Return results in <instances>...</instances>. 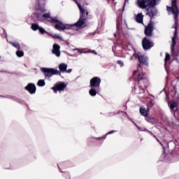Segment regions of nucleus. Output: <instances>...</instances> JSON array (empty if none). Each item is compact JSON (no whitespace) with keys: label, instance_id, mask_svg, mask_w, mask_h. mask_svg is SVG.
Here are the masks:
<instances>
[{"label":"nucleus","instance_id":"obj_1","mask_svg":"<svg viewBox=\"0 0 179 179\" xmlns=\"http://www.w3.org/2000/svg\"><path fill=\"white\" fill-rule=\"evenodd\" d=\"M76 3L80 10V18L74 24H64L62 21L58 20V17H51V23H56L55 24V29L59 31H65V30H78V28L83 29L86 27V20H87V16H89V11L87 9H85L80 5L78 0H73Z\"/></svg>","mask_w":179,"mask_h":179},{"label":"nucleus","instance_id":"obj_2","mask_svg":"<svg viewBox=\"0 0 179 179\" xmlns=\"http://www.w3.org/2000/svg\"><path fill=\"white\" fill-rule=\"evenodd\" d=\"M31 16L34 22H43L44 19L50 18V13H45V0H38V5Z\"/></svg>","mask_w":179,"mask_h":179},{"label":"nucleus","instance_id":"obj_3","mask_svg":"<svg viewBox=\"0 0 179 179\" xmlns=\"http://www.w3.org/2000/svg\"><path fill=\"white\" fill-rule=\"evenodd\" d=\"M141 71V64H138L137 70L133 72V76L138 82V89L140 90L139 93H145V89L148 86V79H146V76Z\"/></svg>","mask_w":179,"mask_h":179},{"label":"nucleus","instance_id":"obj_4","mask_svg":"<svg viewBox=\"0 0 179 179\" xmlns=\"http://www.w3.org/2000/svg\"><path fill=\"white\" fill-rule=\"evenodd\" d=\"M100 83H101V79L99 77H94L90 80V96L94 97L97 93L100 92Z\"/></svg>","mask_w":179,"mask_h":179},{"label":"nucleus","instance_id":"obj_5","mask_svg":"<svg viewBox=\"0 0 179 179\" xmlns=\"http://www.w3.org/2000/svg\"><path fill=\"white\" fill-rule=\"evenodd\" d=\"M160 2V0H137V5L141 9L146 8H155Z\"/></svg>","mask_w":179,"mask_h":179},{"label":"nucleus","instance_id":"obj_6","mask_svg":"<svg viewBox=\"0 0 179 179\" xmlns=\"http://www.w3.org/2000/svg\"><path fill=\"white\" fill-rule=\"evenodd\" d=\"M41 72H43L45 79H50V78H52L54 75H61V72L59 71L52 69V68H41Z\"/></svg>","mask_w":179,"mask_h":179},{"label":"nucleus","instance_id":"obj_7","mask_svg":"<svg viewBox=\"0 0 179 179\" xmlns=\"http://www.w3.org/2000/svg\"><path fill=\"white\" fill-rule=\"evenodd\" d=\"M168 12H172L174 15L175 23L178 22V7H177V0H172V7L166 6Z\"/></svg>","mask_w":179,"mask_h":179},{"label":"nucleus","instance_id":"obj_8","mask_svg":"<svg viewBox=\"0 0 179 179\" xmlns=\"http://www.w3.org/2000/svg\"><path fill=\"white\" fill-rule=\"evenodd\" d=\"M138 58L140 64L143 65H145L148 66L149 65L148 57H145V55H142L141 52L134 53L132 57H130L131 61H134V59H136Z\"/></svg>","mask_w":179,"mask_h":179},{"label":"nucleus","instance_id":"obj_9","mask_svg":"<svg viewBox=\"0 0 179 179\" xmlns=\"http://www.w3.org/2000/svg\"><path fill=\"white\" fill-rule=\"evenodd\" d=\"M31 29L33 30V31H38V33L42 35L48 34V36H52V34L45 31L43 27H40V25H38L37 23H32L31 24Z\"/></svg>","mask_w":179,"mask_h":179},{"label":"nucleus","instance_id":"obj_10","mask_svg":"<svg viewBox=\"0 0 179 179\" xmlns=\"http://www.w3.org/2000/svg\"><path fill=\"white\" fill-rule=\"evenodd\" d=\"M66 87V84L64 82H58L54 85L52 87L54 93H58V92H64Z\"/></svg>","mask_w":179,"mask_h":179},{"label":"nucleus","instance_id":"obj_11","mask_svg":"<svg viewBox=\"0 0 179 179\" xmlns=\"http://www.w3.org/2000/svg\"><path fill=\"white\" fill-rule=\"evenodd\" d=\"M142 46L143 50H150L152 47H153V42L150 41V39L148 38V37H145L142 41Z\"/></svg>","mask_w":179,"mask_h":179},{"label":"nucleus","instance_id":"obj_12","mask_svg":"<svg viewBox=\"0 0 179 179\" xmlns=\"http://www.w3.org/2000/svg\"><path fill=\"white\" fill-rule=\"evenodd\" d=\"M153 24L150 22L148 25L145 29V34L147 37H152L153 36Z\"/></svg>","mask_w":179,"mask_h":179},{"label":"nucleus","instance_id":"obj_13","mask_svg":"<svg viewBox=\"0 0 179 179\" xmlns=\"http://www.w3.org/2000/svg\"><path fill=\"white\" fill-rule=\"evenodd\" d=\"M61 46L57 43H55L52 46V53L57 57H61Z\"/></svg>","mask_w":179,"mask_h":179},{"label":"nucleus","instance_id":"obj_14","mask_svg":"<svg viewBox=\"0 0 179 179\" xmlns=\"http://www.w3.org/2000/svg\"><path fill=\"white\" fill-rule=\"evenodd\" d=\"M24 89L25 90H27L30 94H34V93H36V90H37L36 85L32 83H30L27 86H25Z\"/></svg>","mask_w":179,"mask_h":179},{"label":"nucleus","instance_id":"obj_15","mask_svg":"<svg viewBox=\"0 0 179 179\" xmlns=\"http://www.w3.org/2000/svg\"><path fill=\"white\" fill-rule=\"evenodd\" d=\"M116 27L117 30L124 29V27L122 26V12L120 13L119 17H117Z\"/></svg>","mask_w":179,"mask_h":179},{"label":"nucleus","instance_id":"obj_16","mask_svg":"<svg viewBox=\"0 0 179 179\" xmlns=\"http://www.w3.org/2000/svg\"><path fill=\"white\" fill-rule=\"evenodd\" d=\"M176 40H177V29L176 28L175 32H174V36L172 38V43H171V51L172 52V54L174 52V47H176Z\"/></svg>","mask_w":179,"mask_h":179},{"label":"nucleus","instance_id":"obj_17","mask_svg":"<svg viewBox=\"0 0 179 179\" xmlns=\"http://www.w3.org/2000/svg\"><path fill=\"white\" fill-rule=\"evenodd\" d=\"M139 111L143 117H148V115H149V110L145 108L143 106L140 107Z\"/></svg>","mask_w":179,"mask_h":179},{"label":"nucleus","instance_id":"obj_18","mask_svg":"<svg viewBox=\"0 0 179 179\" xmlns=\"http://www.w3.org/2000/svg\"><path fill=\"white\" fill-rule=\"evenodd\" d=\"M59 69L62 73H64L66 72V69H68V65L65 63H62L59 64Z\"/></svg>","mask_w":179,"mask_h":179},{"label":"nucleus","instance_id":"obj_19","mask_svg":"<svg viewBox=\"0 0 179 179\" xmlns=\"http://www.w3.org/2000/svg\"><path fill=\"white\" fill-rule=\"evenodd\" d=\"M136 21L137 23H140L141 24H143V15L142 13H138L136 16Z\"/></svg>","mask_w":179,"mask_h":179},{"label":"nucleus","instance_id":"obj_20","mask_svg":"<svg viewBox=\"0 0 179 179\" xmlns=\"http://www.w3.org/2000/svg\"><path fill=\"white\" fill-rule=\"evenodd\" d=\"M171 113L177 111V103L176 102H170L169 103Z\"/></svg>","mask_w":179,"mask_h":179},{"label":"nucleus","instance_id":"obj_21","mask_svg":"<svg viewBox=\"0 0 179 179\" xmlns=\"http://www.w3.org/2000/svg\"><path fill=\"white\" fill-rule=\"evenodd\" d=\"M147 15H149L150 17H153V16H156V15H157V10L152 8L150 11L147 13Z\"/></svg>","mask_w":179,"mask_h":179},{"label":"nucleus","instance_id":"obj_22","mask_svg":"<svg viewBox=\"0 0 179 179\" xmlns=\"http://www.w3.org/2000/svg\"><path fill=\"white\" fill-rule=\"evenodd\" d=\"M103 24H104V20H103V18H100L98 21L97 30H100L101 27H103Z\"/></svg>","mask_w":179,"mask_h":179},{"label":"nucleus","instance_id":"obj_23","mask_svg":"<svg viewBox=\"0 0 179 179\" xmlns=\"http://www.w3.org/2000/svg\"><path fill=\"white\" fill-rule=\"evenodd\" d=\"M37 86H38L39 87H44V86H45V80H38L37 83Z\"/></svg>","mask_w":179,"mask_h":179},{"label":"nucleus","instance_id":"obj_24","mask_svg":"<svg viewBox=\"0 0 179 179\" xmlns=\"http://www.w3.org/2000/svg\"><path fill=\"white\" fill-rule=\"evenodd\" d=\"M10 44L14 47V48H16L17 50H20V45L17 42H9Z\"/></svg>","mask_w":179,"mask_h":179},{"label":"nucleus","instance_id":"obj_25","mask_svg":"<svg viewBox=\"0 0 179 179\" xmlns=\"http://www.w3.org/2000/svg\"><path fill=\"white\" fill-rule=\"evenodd\" d=\"M15 54L18 58H22L24 55V52L23 50H17Z\"/></svg>","mask_w":179,"mask_h":179},{"label":"nucleus","instance_id":"obj_26","mask_svg":"<svg viewBox=\"0 0 179 179\" xmlns=\"http://www.w3.org/2000/svg\"><path fill=\"white\" fill-rule=\"evenodd\" d=\"M115 132V130H112V131L106 133L105 136L99 138V139H106L107 135H111V134H114Z\"/></svg>","mask_w":179,"mask_h":179},{"label":"nucleus","instance_id":"obj_27","mask_svg":"<svg viewBox=\"0 0 179 179\" xmlns=\"http://www.w3.org/2000/svg\"><path fill=\"white\" fill-rule=\"evenodd\" d=\"M73 50L78 51V52H80V54H87V53L90 52V50H89L86 52V51H82V50H79L78 48H76V49H73Z\"/></svg>","mask_w":179,"mask_h":179},{"label":"nucleus","instance_id":"obj_28","mask_svg":"<svg viewBox=\"0 0 179 179\" xmlns=\"http://www.w3.org/2000/svg\"><path fill=\"white\" fill-rule=\"evenodd\" d=\"M53 38H57L58 40H60L61 41H64V38H62V36H60L59 34H55L53 36Z\"/></svg>","mask_w":179,"mask_h":179},{"label":"nucleus","instance_id":"obj_29","mask_svg":"<svg viewBox=\"0 0 179 179\" xmlns=\"http://www.w3.org/2000/svg\"><path fill=\"white\" fill-rule=\"evenodd\" d=\"M0 97H4V98H6V99H11V100H15V96H10V95H8L7 96H0Z\"/></svg>","mask_w":179,"mask_h":179},{"label":"nucleus","instance_id":"obj_30","mask_svg":"<svg viewBox=\"0 0 179 179\" xmlns=\"http://www.w3.org/2000/svg\"><path fill=\"white\" fill-rule=\"evenodd\" d=\"M117 65H120V68H122V66H124V62L121 61V60H118L117 62Z\"/></svg>","mask_w":179,"mask_h":179},{"label":"nucleus","instance_id":"obj_31","mask_svg":"<svg viewBox=\"0 0 179 179\" xmlns=\"http://www.w3.org/2000/svg\"><path fill=\"white\" fill-rule=\"evenodd\" d=\"M169 59H170V55L169 53H166L165 62H167V61H169Z\"/></svg>","mask_w":179,"mask_h":179},{"label":"nucleus","instance_id":"obj_32","mask_svg":"<svg viewBox=\"0 0 179 179\" xmlns=\"http://www.w3.org/2000/svg\"><path fill=\"white\" fill-rule=\"evenodd\" d=\"M129 2V0H124L122 12H124V10H125V5H127V3H128Z\"/></svg>","mask_w":179,"mask_h":179},{"label":"nucleus","instance_id":"obj_33","mask_svg":"<svg viewBox=\"0 0 179 179\" xmlns=\"http://www.w3.org/2000/svg\"><path fill=\"white\" fill-rule=\"evenodd\" d=\"M0 20L1 22H6V17H5L4 15L2 16V17H0Z\"/></svg>","mask_w":179,"mask_h":179},{"label":"nucleus","instance_id":"obj_34","mask_svg":"<svg viewBox=\"0 0 179 179\" xmlns=\"http://www.w3.org/2000/svg\"><path fill=\"white\" fill-rule=\"evenodd\" d=\"M145 132H148V134H149L151 136L153 135V133L152 131H149L148 129H145Z\"/></svg>","mask_w":179,"mask_h":179},{"label":"nucleus","instance_id":"obj_35","mask_svg":"<svg viewBox=\"0 0 179 179\" xmlns=\"http://www.w3.org/2000/svg\"><path fill=\"white\" fill-rule=\"evenodd\" d=\"M137 128H138V129H139V131H143V132H145V129H142V127H140L139 126H137Z\"/></svg>","mask_w":179,"mask_h":179},{"label":"nucleus","instance_id":"obj_36","mask_svg":"<svg viewBox=\"0 0 179 179\" xmlns=\"http://www.w3.org/2000/svg\"><path fill=\"white\" fill-rule=\"evenodd\" d=\"M66 73H71V72H72V69H66Z\"/></svg>","mask_w":179,"mask_h":179},{"label":"nucleus","instance_id":"obj_37","mask_svg":"<svg viewBox=\"0 0 179 179\" xmlns=\"http://www.w3.org/2000/svg\"><path fill=\"white\" fill-rule=\"evenodd\" d=\"M4 169H7L8 170L12 169V166L9 165L8 166H3Z\"/></svg>","mask_w":179,"mask_h":179},{"label":"nucleus","instance_id":"obj_38","mask_svg":"<svg viewBox=\"0 0 179 179\" xmlns=\"http://www.w3.org/2000/svg\"><path fill=\"white\" fill-rule=\"evenodd\" d=\"M154 100L153 99H151L150 101V106H154V104H155V103H154Z\"/></svg>","mask_w":179,"mask_h":179},{"label":"nucleus","instance_id":"obj_39","mask_svg":"<svg viewBox=\"0 0 179 179\" xmlns=\"http://www.w3.org/2000/svg\"><path fill=\"white\" fill-rule=\"evenodd\" d=\"M91 54H94V55H97V52H95L94 50H90Z\"/></svg>","mask_w":179,"mask_h":179},{"label":"nucleus","instance_id":"obj_40","mask_svg":"<svg viewBox=\"0 0 179 179\" xmlns=\"http://www.w3.org/2000/svg\"><path fill=\"white\" fill-rule=\"evenodd\" d=\"M127 118L129 121H131V122H132L134 121V120H132L131 117H129V116H127Z\"/></svg>","mask_w":179,"mask_h":179},{"label":"nucleus","instance_id":"obj_41","mask_svg":"<svg viewBox=\"0 0 179 179\" xmlns=\"http://www.w3.org/2000/svg\"><path fill=\"white\" fill-rule=\"evenodd\" d=\"M151 136H153V138H155V139H157V137L155 134H152Z\"/></svg>","mask_w":179,"mask_h":179},{"label":"nucleus","instance_id":"obj_42","mask_svg":"<svg viewBox=\"0 0 179 179\" xmlns=\"http://www.w3.org/2000/svg\"><path fill=\"white\" fill-rule=\"evenodd\" d=\"M156 140L159 142V143H160V145H162V143L160 142V140H159L157 138H156Z\"/></svg>","mask_w":179,"mask_h":179},{"label":"nucleus","instance_id":"obj_43","mask_svg":"<svg viewBox=\"0 0 179 179\" xmlns=\"http://www.w3.org/2000/svg\"><path fill=\"white\" fill-rule=\"evenodd\" d=\"M132 123L137 127L138 124H136V123H135L134 121L132 122Z\"/></svg>","mask_w":179,"mask_h":179},{"label":"nucleus","instance_id":"obj_44","mask_svg":"<svg viewBox=\"0 0 179 179\" xmlns=\"http://www.w3.org/2000/svg\"><path fill=\"white\" fill-rule=\"evenodd\" d=\"M124 115H127V117H129L128 116V113H127V112H124Z\"/></svg>","mask_w":179,"mask_h":179},{"label":"nucleus","instance_id":"obj_45","mask_svg":"<svg viewBox=\"0 0 179 179\" xmlns=\"http://www.w3.org/2000/svg\"><path fill=\"white\" fill-rule=\"evenodd\" d=\"M117 113H112V115H115Z\"/></svg>","mask_w":179,"mask_h":179},{"label":"nucleus","instance_id":"obj_46","mask_svg":"<svg viewBox=\"0 0 179 179\" xmlns=\"http://www.w3.org/2000/svg\"><path fill=\"white\" fill-rule=\"evenodd\" d=\"M123 26H127V22H124V24H123Z\"/></svg>","mask_w":179,"mask_h":179},{"label":"nucleus","instance_id":"obj_47","mask_svg":"<svg viewBox=\"0 0 179 179\" xmlns=\"http://www.w3.org/2000/svg\"><path fill=\"white\" fill-rule=\"evenodd\" d=\"M115 37H117V34H114Z\"/></svg>","mask_w":179,"mask_h":179},{"label":"nucleus","instance_id":"obj_48","mask_svg":"<svg viewBox=\"0 0 179 179\" xmlns=\"http://www.w3.org/2000/svg\"><path fill=\"white\" fill-rule=\"evenodd\" d=\"M66 34H71V33H69V32H66Z\"/></svg>","mask_w":179,"mask_h":179},{"label":"nucleus","instance_id":"obj_49","mask_svg":"<svg viewBox=\"0 0 179 179\" xmlns=\"http://www.w3.org/2000/svg\"><path fill=\"white\" fill-rule=\"evenodd\" d=\"M6 73H8L7 71H4Z\"/></svg>","mask_w":179,"mask_h":179},{"label":"nucleus","instance_id":"obj_50","mask_svg":"<svg viewBox=\"0 0 179 179\" xmlns=\"http://www.w3.org/2000/svg\"><path fill=\"white\" fill-rule=\"evenodd\" d=\"M108 2H110V0H108Z\"/></svg>","mask_w":179,"mask_h":179},{"label":"nucleus","instance_id":"obj_51","mask_svg":"<svg viewBox=\"0 0 179 179\" xmlns=\"http://www.w3.org/2000/svg\"><path fill=\"white\" fill-rule=\"evenodd\" d=\"M89 93H90V90H89Z\"/></svg>","mask_w":179,"mask_h":179},{"label":"nucleus","instance_id":"obj_52","mask_svg":"<svg viewBox=\"0 0 179 179\" xmlns=\"http://www.w3.org/2000/svg\"><path fill=\"white\" fill-rule=\"evenodd\" d=\"M125 108H126V110H127V106H125Z\"/></svg>","mask_w":179,"mask_h":179},{"label":"nucleus","instance_id":"obj_53","mask_svg":"<svg viewBox=\"0 0 179 179\" xmlns=\"http://www.w3.org/2000/svg\"><path fill=\"white\" fill-rule=\"evenodd\" d=\"M0 59H1V56H0Z\"/></svg>","mask_w":179,"mask_h":179}]
</instances>
